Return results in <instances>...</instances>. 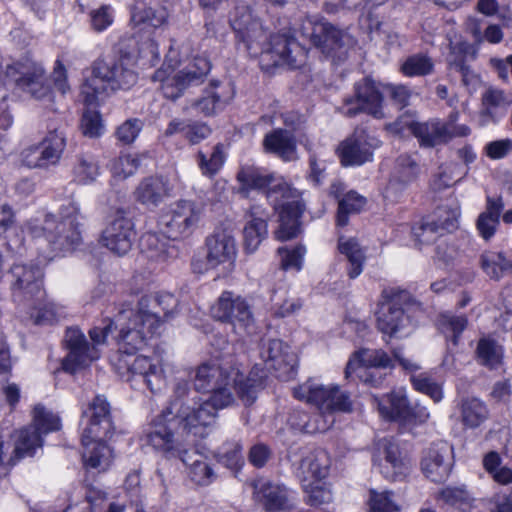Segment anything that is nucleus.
Instances as JSON below:
<instances>
[{
  "label": "nucleus",
  "instance_id": "nucleus-27",
  "mask_svg": "<svg viewBox=\"0 0 512 512\" xmlns=\"http://www.w3.org/2000/svg\"><path fill=\"white\" fill-rule=\"evenodd\" d=\"M206 261L210 268L228 264L231 266L237 255L236 241L234 237L225 232H216L206 240Z\"/></svg>",
  "mask_w": 512,
  "mask_h": 512
},
{
  "label": "nucleus",
  "instance_id": "nucleus-46",
  "mask_svg": "<svg viewBox=\"0 0 512 512\" xmlns=\"http://www.w3.org/2000/svg\"><path fill=\"white\" fill-rule=\"evenodd\" d=\"M480 265L485 274L493 280L512 274V262L500 252H484L480 257Z\"/></svg>",
  "mask_w": 512,
  "mask_h": 512
},
{
  "label": "nucleus",
  "instance_id": "nucleus-59",
  "mask_svg": "<svg viewBox=\"0 0 512 512\" xmlns=\"http://www.w3.org/2000/svg\"><path fill=\"white\" fill-rule=\"evenodd\" d=\"M197 162L204 175L213 176L224 163V154L220 144L214 146L209 157L202 151L197 154Z\"/></svg>",
  "mask_w": 512,
  "mask_h": 512
},
{
  "label": "nucleus",
  "instance_id": "nucleus-7",
  "mask_svg": "<svg viewBox=\"0 0 512 512\" xmlns=\"http://www.w3.org/2000/svg\"><path fill=\"white\" fill-rule=\"evenodd\" d=\"M78 215L68 214L57 218L47 214L43 219H33L27 223V231L33 238H44L54 252L69 251L81 240Z\"/></svg>",
  "mask_w": 512,
  "mask_h": 512
},
{
  "label": "nucleus",
  "instance_id": "nucleus-29",
  "mask_svg": "<svg viewBox=\"0 0 512 512\" xmlns=\"http://www.w3.org/2000/svg\"><path fill=\"white\" fill-rule=\"evenodd\" d=\"M405 125L423 147H436L450 141L452 130L443 121L432 119L427 122H406Z\"/></svg>",
  "mask_w": 512,
  "mask_h": 512
},
{
  "label": "nucleus",
  "instance_id": "nucleus-19",
  "mask_svg": "<svg viewBox=\"0 0 512 512\" xmlns=\"http://www.w3.org/2000/svg\"><path fill=\"white\" fill-rule=\"evenodd\" d=\"M260 356L267 369L274 370L278 378L287 380L293 376L297 355L283 341L272 339L263 343Z\"/></svg>",
  "mask_w": 512,
  "mask_h": 512
},
{
  "label": "nucleus",
  "instance_id": "nucleus-54",
  "mask_svg": "<svg viewBox=\"0 0 512 512\" xmlns=\"http://www.w3.org/2000/svg\"><path fill=\"white\" fill-rule=\"evenodd\" d=\"M365 203V198L354 191L345 194L338 203L337 224L339 226L347 225L348 215L360 212Z\"/></svg>",
  "mask_w": 512,
  "mask_h": 512
},
{
  "label": "nucleus",
  "instance_id": "nucleus-41",
  "mask_svg": "<svg viewBox=\"0 0 512 512\" xmlns=\"http://www.w3.org/2000/svg\"><path fill=\"white\" fill-rule=\"evenodd\" d=\"M338 250L349 263L347 274L350 279L357 278L363 271L365 255L355 238L339 236Z\"/></svg>",
  "mask_w": 512,
  "mask_h": 512
},
{
  "label": "nucleus",
  "instance_id": "nucleus-28",
  "mask_svg": "<svg viewBox=\"0 0 512 512\" xmlns=\"http://www.w3.org/2000/svg\"><path fill=\"white\" fill-rule=\"evenodd\" d=\"M172 187L162 176L143 178L133 192L135 200L147 208H156L171 195Z\"/></svg>",
  "mask_w": 512,
  "mask_h": 512
},
{
  "label": "nucleus",
  "instance_id": "nucleus-17",
  "mask_svg": "<svg viewBox=\"0 0 512 512\" xmlns=\"http://www.w3.org/2000/svg\"><path fill=\"white\" fill-rule=\"evenodd\" d=\"M135 239L133 220L125 211L117 210L103 229L100 242L112 253L123 256L131 250Z\"/></svg>",
  "mask_w": 512,
  "mask_h": 512
},
{
  "label": "nucleus",
  "instance_id": "nucleus-42",
  "mask_svg": "<svg viewBox=\"0 0 512 512\" xmlns=\"http://www.w3.org/2000/svg\"><path fill=\"white\" fill-rule=\"evenodd\" d=\"M141 249L148 260L156 263H164L175 254V248L156 233L142 237Z\"/></svg>",
  "mask_w": 512,
  "mask_h": 512
},
{
  "label": "nucleus",
  "instance_id": "nucleus-20",
  "mask_svg": "<svg viewBox=\"0 0 512 512\" xmlns=\"http://www.w3.org/2000/svg\"><path fill=\"white\" fill-rule=\"evenodd\" d=\"M382 298L377 313V328L390 338L396 337L406 328L409 319L400 307L398 294L393 289L383 290Z\"/></svg>",
  "mask_w": 512,
  "mask_h": 512
},
{
  "label": "nucleus",
  "instance_id": "nucleus-47",
  "mask_svg": "<svg viewBox=\"0 0 512 512\" xmlns=\"http://www.w3.org/2000/svg\"><path fill=\"white\" fill-rule=\"evenodd\" d=\"M437 325L446 339L457 345L460 335L468 325V318L464 314L456 315L452 312H444L439 314Z\"/></svg>",
  "mask_w": 512,
  "mask_h": 512
},
{
  "label": "nucleus",
  "instance_id": "nucleus-25",
  "mask_svg": "<svg viewBox=\"0 0 512 512\" xmlns=\"http://www.w3.org/2000/svg\"><path fill=\"white\" fill-rule=\"evenodd\" d=\"M189 383L185 379H178L175 383L172 399L169 406L164 410L168 414L174 415L186 421V427H199L196 415L198 414V405L196 397H189Z\"/></svg>",
  "mask_w": 512,
  "mask_h": 512
},
{
  "label": "nucleus",
  "instance_id": "nucleus-26",
  "mask_svg": "<svg viewBox=\"0 0 512 512\" xmlns=\"http://www.w3.org/2000/svg\"><path fill=\"white\" fill-rule=\"evenodd\" d=\"M243 247L246 253H254L268 235L269 213L260 205H253L245 214Z\"/></svg>",
  "mask_w": 512,
  "mask_h": 512
},
{
  "label": "nucleus",
  "instance_id": "nucleus-21",
  "mask_svg": "<svg viewBox=\"0 0 512 512\" xmlns=\"http://www.w3.org/2000/svg\"><path fill=\"white\" fill-rule=\"evenodd\" d=\"M234 374H239V367L232 357L205 362L198 366L194 378L197 391L209 392Z\"/></svg>",
  "mask_w": 512,
  "mask_h": 512
},
{
  "label": "nucleus",
  "instance_id": "nucleus-37",
  "mask_svg": "<svg viewBox=\"0 0 512 512\" xmlns=\"http://www.w3.org/2000/svg\"><path fill=\"white\" fill-rule=\"evenodd\" d=\"M503 208L504 203L501 197L487 196L486 209L479 214L476 221V228L483 239L489 240L494 236Z\"/></svg>",
  "mask_w": 512,
  "mask_h": 512
},
{
  "label": "nucleus",
  "instance_id": "nucleus-24",
  "mask_svg": "<svg viewBox=\"0 0 512 512\" xmlns=\"http://www.w3.org/2000/svg\"><path fill=\"white\" fill-rule=\"evenodd\" d=\"M421 470L432 482L445 481L451 471V449L445 442L432 444L423 451Z\"/></svg>",
  "mask_w": 512,
  "mask_h": 512
},
{
  "label": "nucleus",
  "instance_id": "nucleus-15",
  "mask_svg": "<svg viewBox=\"0 0 512 512\" xmlns=\"http://www.w3.org/2000/svg\"><path fill=\"white\" fill-rule=\"evenodd\" d=\"M262 61H269L274 66H287L295 69L306 59V51L292 36L277 34L266 40L263 50L259 53Z\"/></svg>",
  "mask_w": 512,
  "mask_h": 512
},
{
  "label": "nucleus",
  "instance_id": "nucleus-58",
  "mask_svg": "<svg viewBox=\"0 0 512 512\" xmlns=\"http://www.w3.org/2000/svg\"><path fill=\"white\" fill-rule=\"evenodd\" d=\"M89 23L93 31L100 33L107 30L114 22L115 11L111 5L103 4L90 10Z\"/></svg>",
  "mask_w": 512,
  "mask_h": 512
},
{
  "label": "nucleus",
  "instance_id": "nucleus-22",
  "mask_svg": "<svg viewBox=\"0 0 512 512\" xmlns=\"http://www.w3.org/2000/svg\"><path fill=\"white\" fill-rule=\"evenodd\" d=\"M84 414L89 417V421L83 430L81 442L86 445L90 438L106 439L111 437L113 423L111 421L110 405L105 397L96 396Z\"/></svg>",
  "mask_w": 512,
  "mask_h": 512
},
{
  "label": "nucleus",
  "instance_id": "nucleus-23",
  "mask_svg": "<svg viewBox=\"0 0 512 512\" xmlns=\"http://www.w3.org/2000/svg\"><path fill=\"white\" fill-rule=\"evenodd\" d=\"M383 97L376 83L370 78H363L355 84V104L354 101H347V107L344 113L347 116H355L363 111L373 115L376 118L383 117L382 113Z\"/></svg>",
  "mask_w": 512,
  "mask_h": 512
},
{
  "label": "nucleus",
  "instance_id": "nucleus-1",
  "mask_svg": "<svg viewBox=\"0 0 512 512\" xmlns=\"http://www.w3.org/2000/svg\"><path fill=\"white\" fill-rule=\"evenodd\" d=\"M240 191L265 190L268 201L279 213L280 226L275 232L278 240L294 238L298 233V220L304 204L301 193L292 188L282 177H276L254 166H244L237 173Z\"/></svg>",
  "mask_w": 512,
  "mask_h": 512
},
{
  "label": "nucleus",
  "instance_id": "nucleus-4",
  "mask_svg": "<svg viewBox=\"0 0 512 512\" xmlns=\"http://www.w3.org/2000/svg\"><path fill=\"white\" fill-rule=\"evenodd\" d=\"M186 421L163 411L151 422L142 436V441L162 453L167 459H179L188 463L191 442L195 437H203L200 427L190 428Z\"/></svg>",
  "mask_w": 512,
  "mask_h": 512
},
{
  "label": "nucleus",
  "instance_id": "nucleus-18",
  "mask_svg": "<svg viewBox=\"0 0 512 512\" xmlns=\"http://www.w3.org/2000/svg\"><path fill=\"white\" fill-rule=\"evenodd\" d=\"M380 141L365 131H356L342 141L337 154L343 166H360L373 159L374 150L379 147Z\"/></svg>",
  "mask_w": 512,
  "mask_h": 512
},
{
  "label": "nucleus",
  "instance_id": "nucleus-30",
  "mask_svg": "<svg viewBox=\"0 0 512 512\" xmlns=\"http://www.w3.org/2000/svg\"><path fill=\"white\" fill-rule=\"evenodd\" d=\"M253 487L256 501L265 510L277 512L288 508V495L285 486L271 481L258 480Z\"/></svg>",
  "mask_w": 512,
  "mask_h": 512
},
{
  "label": "nucleus",
  "instance_id": "nucleus-5",
  "mask_svg": "<svg viewBox=\"0 0 512 512\" xmlns=\"http://www.w3.org/2000/svg\"><path fill=\"white\" fill-rule=\"evenodd\" d=\"M123 312H126V314L122 323L127 325L129 315H132L131 309L121 310L114 320H109L104 327H94L90 329L89 336L92 341L91 344L87 341L84 333L79 328H68L65 333L64 342L69 352L62 362L63 369L66 372L75 373L97 360L100 357L99 347L106 343L107 336L112 332L113 327H119V333L121 332L122 326L117 322V318Z\"/></svg>",
  "mask_w": 512,
  "mask_h": 512
},
{
  "label": "nucleus",
  "instance_id": "nucleus-12",
  "mask_svg": "<svg viewBox=\"0 0 512 512\" xmlns=\"http://www.w3.org/2000/svg\"><path fill=\"white\" fill-rule=\"evenodd\" d=\"M230 25L248 53L258 56L268 39V32L252 9L248 6L237 7L230 18Z\"/></svg>",
  "mask_w": 512,
  "mask_h": 512
},
{
  "label": "nucleus",
  "instance_id": "nucleus-44",
  "mask_svg": "<svg viewBox=\"0 0 512 512\" xmlns=\"http://www.w3.org/2000/svg\"><path fill=\"white\" fill-rule=\"evenodd\" d=\"M419 174L418 162L409 155H400L394 167L389 189H397L412 183Z\"/></svg>",
  "mask_w": 512,
  "mask_h": 512
},
{
  "label": "nucleus",
  "instance_id": "nucleus-51",
  "mask_svg": "<svg viewBox=\"0 0 512 512\" xmlns=\"http://www.w3.org/2000/svg\"><path fill=\"white\" fill-rule=\"evenodd\" d=\"M488 411L483 402L479 399H466L461 405V417L464 425L476 428L485 421Z\"/></svg>",
  "mask_w": 512,
  "mask_h": 512
},
{
  "label": "nucleus",
  "instance_id": "nucleus-60",
  "mask_svg": "<svg viewBox=\"0 0 512 512\" xmlns=\"http://www.w3.org/2000/svg\"><path fill=\"white\" fill-rule=\"evenodd\" d=\"M459 210L457 208L451 209L446 207L438 208L430 222L437 227L440 234L444 235L447 232H451L457 228Z\"/></svg>",
  "mask_w": 512,
  "mask_h": 512
},
{
  "label": "nucleus",
  "instance_id": "nucleus-48",
  "mask_svg": "<svg viewBox=\"0 0 512 512\" xmlns=\"http://www.w3.org/2000/svg\"><path fill=\"white\" fill-rule=\"evenodd\" d=\"M166 19L167 12L164 8L153 9L136 5L131 13V22L140 29L158 28L165 23Z\"/></svg>",
  "mask_w": 512,
  "mask_h": 512
},
{
  "label": "nucleus",
  "instance_id": "nucleus-8",
  "mask_svg": "<svg viewBox=\"0 0 512 512\" xmlns=\"http://www.w3.org/2000/svg\"><path fill=\"white\" fill-rule=\"evenodd\" d=\"M211 68L204 57H196L185 68L174 73L175 67L166 61L152 75V81L159 82L164 97L171 100L179 98L185 89L202 84Z\"/></svg>",
  "mask_w": 512,
  "mask_h": 512
},
{
  "label": "nucleus",
  "instance_id": "nucleus-6",
  "mask_svg": "<svg viewBox=\"0 0 512 512\" xmlns=\"http://www.w3.org/2000/svg\"><path fill=\"white\" fill-rule=\"evenodd\" d=\"M259 381L247 377L239 371V374H234L229 377L220 385L210 390L209 399L200 402L198 405V414L196 415L197 423L202 432L205 434L206 427L215 422L217 410L226 408L232 405L235 401L233 391H236L238 397L245 405L252 404L256 399Z\"/></svg>",
  "mask_w": 512,
  "mask_h": 512
},
{
  "label": "nucleus",
  "instance_id": "nucleus-61",
  "mask_svg": "<svg viewBox=\"0 0 512 512\" xmlns=\"http://www.w3.org/2000/svg\"><path fill=\"white\" fill-rule=\"evenodd\" d=\"M307 494V503L311 506H319L332 500L330 489L321 481L302 482Z\"/></svg>",
  "mask_w": 512,
  "mask_h": 512
},
{
  "label": "nucleus",
  "instance_id": "nucleus-10",
  "mask_svg": "<svg viewBox=\"0 0 512 512\" xmlns=\"http://www.w3.org/2000/svg\"><path fill=\"white\" fill-rule=\"evenodd\" d=\"M295 397L305 399L318 410L333 415L334 412H351L352 400L348 392L338 385L305 383L294 390Z\"/></svg>",
  "mask_w": 512,
  "mask_h": 512
},
{
  "label": "nucleus",
  "instance_id": "nucleus-38",
  "mask_svg": "<svg viewBox=\"0 0 512 512\" xmlns=\"http://www.w3.org/2000/svg\"><path fill=\"white\" fill-rule=\"evenodd\" d=\"M263 143L268 152L276 154L284 161H292L297 158L295 139L286 130H274L265 136Z\"/></svg>",
  "mask_w": 512,
  "mask_h": 512
},
{
  "label": "nucleus",
  "instance_id": "nucleus-11",
  "mask_svg": "<svg viewBox=\"0 0 512 512\" xmlns=\"http://www.w3.org/2000/svg\"><path fill=\"white\" fill-rule=\"evenodd\" d=\"M213 316L229 323L237 333L251 334L255 331V319L248 301L232 292L224 291L212 308Z\"/></svg>",
  "mask_w": 512,
  "mask_h": 512
},
{
  "label": "nucleus",
  "instance_id": "nucleus-3",
  "mask_svg": "<svg viewBox=\"0 0 512 512\" xmlns=\"http://www.w3.org/2000/svg\"><path fill=\"white\" fill-rule=\"evenodd\" d=\"M92 75L81 86V96L87 105L98 104L106 90H128L138 81L136 59L120 53L113 59L98 58L92 64Z\"/></svg>",
  "mask_w": 512,
  "mask_h": 512
},
{
  "label": "nucleus",
  "instance_id": "nucleus-31",
  "mask_svg": "<svg viewBox=\"0 0 512 512\" xmlns=\"http://www.w3.org/2000/svg\"><path fill=\"white\" fill-rule=\"evenodd\" d=\"M66 124L63 121L51 120L48 125L47 136L42 141L41 154L46 166L59 162L66 147Z\"/></svg>",
  "mask_w": 512,
  "mask_h": 512
},
{
  "label": "nucleus",
  "instance_id": "nucleus-40",
  "mask_svg": "<svg viewBox=\"0 0 512 512\" xmlns=\"http://www.w3.org/2000/svg\"><path fill=\"white\" fill-rule=\"evenodd\" d=\"M84 451L82 454L86 466L99 470H106L112 462V451L104 443V439H88L85 445L82 442Z\"/></svg>",
  "mask_w": 512,
  "mask_h": 512
},
{
  "label": "nucleus",
  "instance_id": "nucleus-50",
  "mask_svg": "<svg viewBox=\"0 0 512 512\" xmlns=\"http://www.w3.org/2000/svg\"><path fill=\"white\" fill-rule=\"evenodd\" d=\"M100 174L98 161L93 155L82 154L77 157L73 167L74 180L79 184L94 182Z\"/></svg>",
  "mask_w": 512,
  "mask_h": 512
},
{
  "label": "nucleus",
  "instance_id": "nucleus-49",
  "mask_svg": "<svg viewBox=\"0 0 512 512\" xmlns=\"http://www.w3.org/2000/svg\"><path fill=\"white\" fill-rule=\"evenodd\" d=\"M41 436L33 426L21 429L13 446L16 458L32 456L35 449L42 445Z\"/></svg>",
  "mask_w": 512,
  "mask_h": 512
},
{
  "label": "nucleus",
  "instance_id": "nucleus-35",
  "mask_svg": "<svg viewBox=\"0 0 512 512\" xmlns=\"http://www.w3.org/2000/svg\"><path fill=\"white\" fill-rule=\"evenodd\" d=\"M330 468V458L326 451L315 450L305 455L300 462L301 481H321L327 477Z\"/></svg>",
  "mask_w": 512,
  "mask_h": 512
},
{
  "label": "nucleus",
  "instance_id": "nucleus-62",
  "mask_svg": "<svg viewBox=\"0 0 512 512\" xmlns=\"http://www.w3.org/2000/svg\"><path fill=\"white\" fill-rule=\"evenodd\" d=\"M25 304L37 310L36 314H32L36 324H51L61 316L58 307L52 302H45V298L41 302L30 301Z\"/></svg>",
  "mask_w": 512,
  "mask_h": 512
},
{
  "label": "nucleus",
  "instance_id": "nucleus-56",
  "mask_svg": "<svg viewBox=\"0 0 512 512\" xmlns=\"http://www.w3.org/2000/svg\"><path fill=\"white\" fill-rule=\"evenodd\" d=\"M273 302L274 314L278 317H287L293 315L302 308V301L294 296L288 295L286 290L280 291L277 295L274 293L271 296Z\"/></svg>",
  "mask_w": 512,
  "mask_h": 512
},
{
  "label": "nucleus",
  "instance_id": "nucleus-33",
  "mask_svg": "<svg viewBox=\"0 0 512 512\" xmlns=\"http://www.w3.org/2000/svg\"><path fill=\"white\" fill-rule=\"evenodd\" d=\"M393 367L392 359L381 349H363L353 353L345 368V378L349 379L358 368H388Z\"/></svg>",
  "mask_w": 512,
  "mask_h": 512
},
{
  "label": "nucleus",
  "instance_id": "nucleus-13",
  "mask_svg": "<svg viewBox=\"0 0 512 512\" xmlns=\"http://www.w3.org/2000/svg\"><path fill=\"white\" fill-rule=\"evenodd\" d=\"M12 296L15 302H41L45 297L43 272L35 265L14 264L9 272Z\"/></svg>",
  "mask_w": 512,
  "mask_h": 512
},
{
  "label": "nucleus",
  "instance_id": "nucleus-53",
  "mask_svg": "<svg viewBox=\"0 0 512 512\" xmlns=\"http://www.w3.org/2000/svg\"><path fill=\"white\" fill-rule=\"evenodd\" d=\"M240 441L228 440L219 449V460L229 469L238 471L244 464Z\"/></svg>",
  "mask_w": 512,
  "mask_h": 512
},
{
  "label": "nucleus",
  "instance_id": "nucleus-2",
  "mask_svg": "<svg viewBox=\"0 0 512 512\" xmlns=\"http://www.w3.org/2000/svg\"><path fill=\"white\" fill-rule=\"evenodd\" d=\"M125 314L126 312H123L117 318V322L122 327L118 335V352L112 359L113 365L121 375L130 373L142 377L150 391L156 393L165 385V375L160 362L136 355L137 351L146 344L147 339L154 335L151 334V330L156 320L153 317L148 318L144 323L147 326L140 330L122 323Z\"/></svg>",
  "mask_w": 512,
  "mask_h": 512
},
{
  "label": "nucleus",
  "instance_id": "nucleus-57",
  "mask_svg": "<svg viewBox=\"0 0 512 512\" xmlns=\"http://www.w3.org/2000/svg\"><path fill=\"white\" fill-rule=\"evenodd\" d=\"M140 166L137 155L125 154L114 159L110 164V171L114 178L123 180L133 175Z\"/></svg>",
  "mask_w": 512,
  "mask_h": 512
},
{
  "label": "nucleus",
  "instance_id": "nucleus-16",
  "mask_svg": "<svg viewBox=\"0 0 512 512\" xmlns=\"http://www.w3.org/2000/svg\"><path fill=\"white\" fill-rule=\"evenodd\" d=\"M177 305V298L168 292H160L155 295L143 296L138 302L137 311L135 313L132 311V315H129V322L127 325L143 330L145 329V326H147L144 324L146 320L153 317L156 320V324L153 325L154 327L151 330V334H155L161 323L160 311L163 312L164 318H168L173 313Z\"/></svg>",
  "mask_w": 512,
  "mask_h": 512
},
{
  "label": "nucleus",
  "instance_id": "nucleus-32",
  "mask_svg": "<svg viewBox=\"0 0 512 512\" xmlns=\"http://www.w3.org/2000/svg\"><path fill=\"white\" fill-rule=\"evenodd\" d=\"M380 415L388 420L410 422L414 416L406 396L402 392H392L382 398L374 397Z\"/></svg>",
  "mask_w": 512,
  "mask_h": 512
},
{
  "label": "nucleus",
  "instance_id": "nucleus-45",
  "mask_svg": "<svg viewBox=\"0 0 512 512\" xmlns=\"http://www.w3.org/2000/svg\"><path fill=\"white\" fill-rule=\"evenodd\" d=\"M43 73V66L30 58H23L7 67V75L13 77L18 87L23 86L26 81L41 78Z\"/></svg>",
  "mask_w": 512,
  "mask_h": 512
},
{
  "label": "nucleus",
  "instance_id": "nucleus-9",
  "mask_svg": "<svg viewBox=\"0 0 512 512\" xmlns=\"http://www.w3.org/2000/svg\"><path fill=\"white\" fill-rule=\"evenodd\" d=\"M299 32L326 57L340 58L338 52L344 47L347 35L325 18L305 17L299 26Z\"/></svg>",
  "mask_w": 512,
  "mask_h": 512
},
{
  "label": "nucleus",
  "instance_id": "nucleus-55",
  "mask_svg": "<svg viewBox=\"0 0 512 512\" xmlns=\"http://www.w3.org/2000/svg\"><path fill=\"white\" fill-rule=\"evenodd\" d=\"M60 419L57 415L46 410L42 405H36L33 410V427L42 435L60 429Z\"/></svg>",
  "mask_w": 512,
  "mask_h": 512
},
{
  "label": "nucleus",
  "instance_id": "nucleus-39",
  "mask_svg": "<svg viewBox=\"0 0 512 512\" xmlns=\"http://www.w3.org/2000/svg\"><path fill=\"white\" fill-rule=\"evenodd\" d=\"M189 455L191 458H188V463L185 465L187 466V473L190 480L199 486H208L214 482L217 475L212 464L206 457L193 449V442H191Z\"/></svg>",
  "mask_w": 512,
  "mask_h": 512
},
{
  "label": "nucleus",
  "instance_id": "nucleus-34",
  "mask_svg": "<svg viewBox=\"0 0 512 512\" xmlns=\"http://www.w3.org/2000/svg\"><path fill=\"white\" fill-rule=\"evenodd\" d=\"M512 105V94L503 90L489 88L482 96L481 117L483 123L496 122L502 118Z\"/></svg>",
  "mask_w": 512,
  "mask_h": 512
},
{
  "label": "nucleus",
  "instance_id": "nucleus-64",
  "mask_svg": "<svg viewBox=\"0 0 512 512\" xmlns=\"http://www.w3.org/2000/svg\"><path fill=\"white\" fill-rule=\"evenodd\" d=\"M143 128V122L138 118L127 119L116 130V137L124 145L131 144Z\"/></svg>",
  "mask_w": 512,
  "mask_h": 512
},
{
  "label": "nucleus",
  "instance_id": "nucleus-36",
  "mask_svg": "<svg viewBox=\"0 0 512 512\" xmlns=\"http://www.w3.org/2000/svg\"><path fill=\"white\" fill-rule=\"evenodd\" d=\"M382 447L384 462L380 465L381 473L391 480L404 477L409 471V463L402 456L399 447L389 440H384Z\"/></svg>",
  "mask_w": 512,
  "mask_h": 512
},
{
  "label": "nucleus",
  "instance_id": "nucleus-63",
  "mask_svg": "<svg viewBox=\"0 0 512 512\" xmlns=\"http://www.w3.org/2000/svg\"><path fill=\"white\" fill-rule=\"evenodd\" d=\"M389 491L377 492L370 490L369 507L370 512H397L398 506L392 499Z\"/></svg>",
  "mask_w": 512,
  "mask_h": 512
},
{
  "label": "nucleus",
  "instance_id": "nucleus-43",
  "mask_svg": "<svg viewBox=\"0 0 512 512\" xmlns=\"http://www.w3.org/2000/svg\"><path fill=\"white\" fill-rule=\"evenodd\" d=\"M477 362L489 369H498L503 362V348L491 337L479 339L476 347Z\"/></svg>",
  "mask_w": 512,
  "mask_h": 512
},
{
  "label": "nucleus",
  "instance_id": "nucleus-14",
  "mask_svg": "<svg viewBox=\"0 0 512 512\" xmlns=\"http://www.w3.org/2000/svg\"><path fill=\"white\" fill-rule=\"evenodd\" d=\"M203 213V206L190 200L176 202L170 214L161 220L163 233L169 239H180L190 235L197 227Z\"/></svg>",
  "mask_w": 512,
  "mask_h": 512
},
{
  "label": "nucleus",
  "instance_id": "nucleus-52",
  "mask_svg": "<svg viewBox=\"0 0 512 512\" xmlns=\"http://www.w3.org/2000/svg\"><path fill=\"white\" fill-rule=\"evenodd\" d=\"M434 63L425 54H414L409 56L401 65V71L405 76H426L433 72Z\"/></svg>",
  "mask_w": 512,
  "mask_h": 512
}]
</instances>
